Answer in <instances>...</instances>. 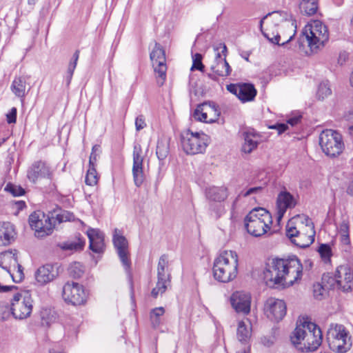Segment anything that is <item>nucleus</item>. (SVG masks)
Returning <instances> with one entry per match:
<instances>
[{
    "label": "nucleus",
    "mask_w": 353,
    "mask_h": 353,
    "mask_svg": "<svg viewBox=\"0 0 353 353\" xmlns=\"http://www.w3.org/2000/svg\"><path fill=\"white\" fill-rule=\"evenodd\" d=\"M286 236L296 246L305 248L314 241V226L312 220L307 216L294 217L285 229Z\"/></svg>",
    "instance_id": "nucleus-4"
},
{
    "label": "nucleus",
    "mask_w": 353,
    "mask_h": 353,
    "mask_svg": "<svg viewBox=\"0 0 353 353\" xmlns=\"http://www.w3.org/2000/svg\"><path fill=\"white\" fill-rule=\"evenodd\" d=\"M301 118H302L301 115L292 117L288 119L287 123L291 125L292 126H294V125H297L301 121Z\"/></svg>",
    "instance_id": "nucleus-57"
},
{
    "label": "nucleus",
    "mask_w": 353,
    "mask_h": 353,
    "mask_svg": "<svg viewBox=\"0 0 353 353\" xmlns=\"http://www.w3.org/2000/svg\"><path fill=\"white\" fill-rule=\"evenodd\" d=\"M240 195H239L238 196H236L235 198V199L234 200V201L232 202V207H231V214H233L234 213V211L235 210V208H236V205L239 201V198Z\"/></svg>",
    "instance_id": "nucleus-62"
},
{
    "label": "nucleus",
    "mask_w": 353,
    "mask_h": 353,
    "mask_svg": "<svg viewBox=\"0 0 353 353\" xmlns=\"http://www.w3.org/2000/svg\"><path fill=\"white\" fill-rule=\"evenodd\" d=\"M26 81L23 77H16L12 83L11 90L18 97L23 98L26 95Z\"/></svg>",
    "instance_id": "nucleus-32"
},
{
    "label": "nucleus",
    "mask_w": 353,
    "mask_h": 353,
    "mask_svg": "<svg viewBox=\"0 0 353 353\" xmlns=\"http://www.w3.org/2000/svg\"><path fill=\"white\" fill-rule=\"evenodd\" d=\"M58 276L57 265L46 264L35 272V279L40 285L46 284L53 281Z\"/></svg>",
    "instance_id": "nucleus-23"
},
{
    "label": "nucleus",
    "mask_w": 353,
    "mask_h": 353,
    "mask_svg": "<svg viewBox=\"0 0 353 353\" xmlns=\"http://www.w3.org/2000/svg\"><path fill=\"white\" fill-rule=\"evenodd\" d=\"M55 316L53 311L50 309H43L41 312V320L43 325L48 326L50 323L55 321Z\"/></svg>",
    "instance_id": "nucleus-44"
},
{
    "label": "nucleus",
    "mask_w": 353,
    "mask_h": 353,
    "mask_svg": "<svg viewBox=\"0 0 353 353\" xmlns=\"http://www.w3.org/2000/svg\"><path fill=\"white\" fill-rule=\"evenodd\" d=\"M240 88H241V83H237V84L230 83V84L228 85L226 87L227 90L230 92L234 94L237 97H239V90Z\"/></svg>",
    "instance_id": "nucleus-54"
},
{
    "label": "nucleus",
    "mask_w": 353,
    "mask_h": 353,
    "mask_svg": "<svg viewBox=\"0 0 353 353\" xmlns=\"http://www.w3.org/2000/svg\"><path fill=\"white\" fill-rule=\"evenodd\" d=\"M12 314L11 307L0 302V321L7 320Z\"/></svg>",
    "instance_id": "nucleus-49"
},
{
    "label": "nucleus",
    "mask_w": 353,
    "mask_h": 353,
    "mask_svg": "<svg viewBox=\"0 0 353 353\" xmlns=\"http://www.w3.org/2000/svg\"><path fill=\"white\" fill-rule=\"evenodd\" d=\"M331 94L332 90L330 88L329 82L326 81L320 83L316 92L317 98L319 100H323L325 98L327 97Z\"/></svg>",
    "instance_id": "nucleus-39"
},
{
    "label": "nucleus",
    "mask_w": 353,
    "mask_h": 353,
    "mask_svg": "<svg viewBox=\"0 0 353 353\" xmlns=\"http://www.w3.org/2000/svg\"><path fill=\"white\" fill-rule=\"evenodd\" d=\"M84 245L85 241L78 239L77 241H67L60 243L58 246L63 250L73 252L83 250Z\"/></svg>",
    "instance_id": "nucleus-33"
},
{
    "label": "nucleus",
    "mask_w": 353,
    "mask_h": 353,
    "mask_svg": "<svg viewBox=\"0 0 353 353\" xmlns=\"http://www.w3.org/2000/svg\"><path fill=\"white\" fill-rule=\"evenodd\" d=\"M312 52H317L325 46L329 39L327 26L319 20L313 21L306 25L303 31Z\"/></svg>",
    "instance_id": "nucleus-8"
},
{
    "label": "nucleus",
    "mask_w": 353,
    "mask_h": 353,
    "mask_svg": "<svg viewBox=\"0 0 353 353\" xmlns=\"http://www.w3.org/2000/svg\"><path fill=\"white\" fill-rule=\"evenodd\" d=\"M68 272L70 275L74 279H79L83 274L82 265L79 262H74L72 264H70L68 268Z\"/></svg>",
    "instance_id": "nucleus-45"
},
{
    "label": "nucleus",
    "mask_w": 353,
    "mask_h": 353,
    "mask_svg": "<svg viewBox=\"0 0 353 353\" xmlns=\"http://www.w3.org/2000/svg\"><path fill=\"white\" fill-rule=\"evenodd\" d=\"M319 145L323 153L331 158L340 155L345 148L342 135L331 129L323 130L320 134Z\"/></svg>",
    "instance_id": "nucleus-9"
},
{
    "label": "nucleus",
    "mask_w": 353,
    "mask_h": 353,
    "mask_svg": "<svg viewBox=\"0 0 353 353\" xmlns=\"http://www.w3.org/2000/svg\"><path fill=\"white\" fill-rule=\"evenodd\" d=\"M341 241L345 245H348L350 243L349 234L341 235Z\"/></svg>",
    "instance_id": "nucleus-60"
},
{
    "label": "nucleus",
    "mask_w": 353,
    "mask_h": 353,
    "mask_svg": "<svg viewBox=\"0 0 353 353\" xmlns=\"http://www.w3.org/2000/svg\"><path fill=\"white\" fill-rule=\"evenodd\" d=\"M89 239V248L95 253H101L104 250L103 234L97 229L90 228L87 231Z\"/></svg>",
    "instance_id": "nucleus-24"
},
{
    "label": "nucleus",
    "mask_w": 353,
    "mask_h": 353,
    "mask_svg": "<svg viewBox=\"0 0 353 353\" xmlns=\"http://www.w3.org/2000/svg\"><path fill=\"white\" fill-rule=\"evenodd\" d=\"M300 9L306 15L312 16L318 10V0H302L300 3Z\"/></svg>",
    "instance_id": "nucleus-35"
},
{
    "label": "nucleus",
    "mask_w": 353,
    "mask_h": 353,
    "mask_svg": "<svg viewBox=\"0 0 353 353\" xmlns=\"http://www.w3.org/2000/svg\"><path fill=\"white\" fill-rule=\"evenodd\" d=\"M263 275L267 285L271 288L289 287L301 279L303 266L296 256L270 259L265 264Z\"/></svg>",
    "instance_id": "nucleus-1"
},
{
    "label": "nucleus",
    "mask_w": 353,
    "mask_h": 353,
    "mask_svg": "<svg viewBox=\"0 0 353 353\" xmlns=\"http://www.w3.org/2000/svg\"><path fill=\"white\" fill-rule=\"evenodd\" d=\"M203 110L208 112V123H212L218 121L221 112L214 103L205 102Z\"/></svg>",
    "instance_id": "nucleus-36"
},
{
    "label": "nucleus",
    "mask_w": 353,
    "mask_h": 353,
    "mask_svg": "<svg viewBox=\"0 0 353 353\" xmlns=\"http://www.w3.org/2000/svg\"><path fill=\"white\" fill-rule=\"evenodd\" d=\"M12 316L17 319L29 317L32 311V299L28 292L16 294L11 303Z\"/></svg>",
    "instance_id": "nucleus-11"
},
{
    "label": "nucleus",
    "mask_w": 353,
    "mask_h": 353,
    "mask_svg": "<svg viewBox=\"0 0 353 353\" xmlns=\"http://www.w3.org/2000/svg\"><path fill=\"white\" fill-rule=\"evenodd\" d=\"M279 31L281 34V43L283 41L287 40L290 35L296 32L295 30L293 28V23L288 22L281 23L279 27Z\"/></svg>",
    "instance_id": "nucleus-38"
},
{
    "label": "nucleus",
    "mask_w": 353,
    "mask_h": 353,
    "mask_svg": "<svg viewBox=\"0 0 353 353\" xmlns=\"http://www.w3.org/2000/svg\"><path fill=\"white\" fill-rule=\"evenodd\" d=\"M232 307L238 313L247 314L250 311L251 296L244 292H235L230 297Z\"/></svg>",
    "instance_id": "nucleus-21"
},
{
    "label": "nucleus",
    "mask_w": 353,
    "mask_h": 353,
    "mask_svg": "<svg viewBox=\"0 0 353 353\" xmlns=\"http://www.w3.org/2000/svg\"><path fill=\"white\" fill-rule=\"evenodd\" d=\"M339 232L341 235L349 234L348 223L343 221L339 226Z\"/></svg>",
    "instance_id": "nucleus-55"
},
{
    "label": "nucleus",
    "mask_w": 353,
    "mask_h": 353,
    "mask_svg": "<svg viewBox=\"0 0 353 353\" xmlns=\"http://www.w3.org/2000/svg\"><path fill=\"white\" fill-rule=\"evenodd\" d=\"M344 338H351L350 336H349V332L346 330L343 325L336 324L334 328L329 331L327 340L329 343V341L330 340H341Z\"/></svg>",
    "instance_id": "nucleus-31"
},
{
    "label": "nucleus",
    "mask_w": 353,
    "mask_h": 353,
    "mask_svg": "<svg viewBox=\"0 0 353 353\" xmlns=\"http://www.w3.org/2000/svg\"><path fill=\"white\" fill-rule=\"evenodd\" d=\"M16 204L19 210H22L26 207V203L23 201H17Z\"/></svg>",
    "instance_id": "nucleus-64"
},
{
    "label": "nucleus",
    "mask_w": 353,
    "mask_h": 353,
    "mask_svg": "<svg viewBox=\"0 0 353 353\" xmlns=\"http://www.w3.org/2000/svg\"><path fill=\"white\" fill-rule=\"evenodd\" d=\"M118 229H115L113 234V243L117 249L119 259L126 270L131 286H132V278L130 273L131 261L128 252V241L125 236L118 234Z\"/></svg>",
    "instance_id": "nucleus-15"
},
{
    "label": "nucleus",
    "mask_w": 353,
    "mask_h": 353,
    "mask_svg": "<svg viewBox=\"0 0 353 353\" xmlns=\"http://www.w3.org/2000/svg\"><path fill=\"white\" fill-rule=\"evenodd\" d=\"M243 136L244 143L242 146V151L249 154L257 148L260 136L254 129H248L243 132Z\"/></svg>",
    "instance_id": "nucleus-25"
},
{
    "label": "nucleus",
    "mask_w": 353,
    "mask_h": 353,
    "mask_svg": "<svg viewBox=\"0 0 353 353\" xmlns=\"http://www.w3.org/2000/svg\"><path fill=\"white\" fill-rule=\"evenodd\" d=\"M17 114V110L16 108L13 107L11 108L10 112L6 114V120L9 124L16 123Z\"/></svg>",
    "instance_id": "nucleus-50"
},
{
    "label": "nucleus",
    "mask_w": 353,
    "mask_h": 353,
    "mask_svg": "<svg viewBox=\"0 0 353 353\" xmlns=\"http://www.w3.org/2000/svg\"><path fill=\"white\" fill-rule=\"evenodd\" d=\"M133 166L132 174L134 183L137 187H140L144 181L143 171V157L142 156V148L138 143H135L133 147Z\"/></svg>",
    "instance_id": "nucleus-19"
},
{
    "label": "nucleus",
    "mask_w": 353,
    "mask_h": 353,
    "mask_svg": "<svg viewBox=\"0 0 353 353\" xmlns=\"http://www.w3.org/2000/svg\"><path fill=\"white\" fill-rule=\"evenodd\" d=\"M169 153V145L164 141L157 142L156 154L160 161L164 160Z\"/></svg>",
    "instance_id": "nucleus-40"
},
{
    "label": "nucleus",
    "mask_w": 353,
    "mask_h": 353,
    "mask_svg": "<svg viewBox=\"0 0 353 353\" xmlns=\"http://www.w3.org/2000/svg\"><path fill=\"white\" fill-rule=\"evenodd\" d=\"M150 57L157 74V83L161 86L166 79L167 65L165 51L160 44L155 43Z\"/></svg>",
    "instance_id": "nucleus-13"
},
{
    "label": "nucleus",
    "mask_w": 353,
    "mask_h": 353,
    "mask_svg": "<svg viewBox=\"0 0 353 353\" xmlns=\"http://www.w3.org/2000/svg\"><path fill=\"white\" fill-rule=\"evenodd\" d=\"M98 174L96 168L89 167L85 176V183L88 185L93 186L98 182Z\"/></svg>",
    "instance_id": "nucleus-43"
},
{
    "label": "nucleus",
    "mask_w": 353,
    "mask_h": 353,
    "mask_svg": "<svg viewBox=\"0 0 353 353\" xmlns=\"http://www.w3.org/2000/svg\"><path fill=\"white\" fill-rule=\"evenodd\" d=\"M286 304L280 299L270 297L264 305V312L267 317L273 321H279L286 314Z\"/></svg>",
    "instance_id": "nucleus-16"
},
{
    "label": "nucleus",
    "mask_w": 353,
    "mask_h": 353,
    "mask_svg": "<svg viewBox=\"0 0 353 353\" xmlns=\"http://www.w3.org/2000/svg\"><path fill=\"white\" fill-rule=\"evenodd\" d=\"M296 205L295 199L290 192H281L276 199V220L279 223L288 209L293 208Z\"/></svg>",
    "instance_id": "nucleus-22"
},
{
    "label": "nucleus",
    "mask_w": 353,
    "mask_h": 353,
    "mask_svg": "<svg viewBox=\"0 0 353 353\" xmlns=\"http://www.w3.org/2000/svg\"><path fill=\"white\" fill-rule=\"evenodd\" d=\"M322 284V288L338 289L343 292H348L353 287V274L347 266L340 265L334 273L323 274Z\"/></svg>",
    "instance_id": "nucleus-7"
},
{
    "label": "nucleus",
    "mask_w": 353,
    "mask_h": 353,
    "mask_svg": "<svg viewBox=\"0 0 353 353\" xmlns=\"http://www.w3.org/2000/svg\"><path fill=\"white\" fill-rule=\"evenodd\" d=\"M248 232L256 237L261 236L270 230L272 217L269 211L263 208L252 209L244 219Z\"/></svg>",
    "instance_id": "nucleus-6"
},
{
    "label": "nucleus",
    "mask_w": 353,
    "mask_h": 353,
    "mask_svg": "<svg viewBox=\"0 0 353 353\" xmlns=\"http://www.w3.org/2000/svg\"><path fill=\"white\" fill-rule=\"evenodd\" d=\"M208 136L203 132H192L185 130L181 133V144L188 154H196L205 152L208 145Z\"/></svg>",
    "instance_id": "nucleus-10"
},
{
    "label": "nucleus",
    "mask_w": 353,
    "mask_h": 353,
    "mask_svg": "<svg viewBox=\"0 0 353 353\" xmlns=\"http://www.w3.org/2000/svg\"><path fill=\"white\" fill-rule=\"evenodd\" d=\"M146 126L145 117L143 115L138 116L135 119V127L137 131H140Z\"/></svg>",
    "instance_id": "nucleus-51"
},
{
    "label": "nucleus",
    "mask_w": 353,
    "mask_h": 353,
    "mask_svg": "<svg viewBox=\"0 0 353 353\" xmlns=\"http://www.w3.org/2000/svg\"><path fill=\"white\" fill-rule=\"evenodd\" d=\"M239 257L236 252L224 250L215 259L213 275L216 280L228 283L234 280L238 274Z\"/></svg>",
    "instance_id": "nucleus-5"
},
{
    "label": "nucleus",
    "mask_w": 353,
    "mask_h": 353,
    "mask_svg": "<svg viewBox=\"0 0 353 353\" xmlns=\"http://www.w3.org/2000/svg\"><path fill=\"white\" fill-rule=\"evenodd\" d=\"M74 219L73 213L57 207L49 212L47 216L40 211L32 212L29 216L28 222L30 228L35 231V236L43 238L52 233L57 223L70 221Z\"/></svg>",
    "instance_id": "nucleus-2"
},
{
    "label": "nucleus",
    "mask_w": 353,
    "mask_h": 353,
    "mask_svg": "<svg viewBox=\"0 0 353 353\" xmlns=\"http://www.w3.org/2000/svg\"><path fill=\"white\" fill-rule=\"evenodd\" d=\"M14 228L11 223L0 222V246L10 244L14 240Z\"/></svg>",
    "instance_id": "nucleus-26"
},
{
    "label": "nucleus",
    "mask_w": 353,
    "mask_h": 353,
    "mask_svg": "<svg viewBox=\"0 0 353 353\" xmlns=\"http://www.w3.org/2000/svg\"><path fill=\"white\" fill-rule=\"evenodd\" d=\"M212 213L214 214L216 219L220 218L225 213V209L223 204L215 203L210 207Z\"/></svg>",
    "instance_id": "nucleus-48"
},
{
    "label": "nucleus",
    "mask_w": 353,
    "mask_h": 353,
    "mask_svg": "<svg viewBox=\"0 0 353 353\" xmlns=\"http://www.w3.org/2000/svg\"><path fill=\"white\" fill-rule=\"evenodd\" d=\"M256 90L252 83H241V88L239 90V99L242 102L253 101L256 95Z\"/></svg>",
    "instance_id": "nucleus-27"
},
{
    "label": "nucleus",
    "mask_w": 353,
    "mask_h": 353,
    "mask_svg": "<svg viewBox=\"0 0 353 353\" xmlns=\"http://www.w3.org/2000/svg\"><path fill=\"white\" fill-rule=\"evenodd\" d=\"M252 326L250 322L240 321L237 327V338L239 341L246 343L251 337Z\"/></svg>",
    "instance_id": "nucleus-30"
},
{
    "label": "nucleus",
    "mask_w": 353,
    "mask_h": 353,
    "mask_svg": "<svg viewBox=\"0 0 353 353\" xmlns=\"http://www.w3.org/2000/svg\"><path fill=\"white\" fill-rule=\"evenodd\" d=\"M205 102L198 105L194 112L193 116L196 120L208 123L209 118L208 116V112L203 110Z\"/></svg>",
    "instance_id": "nucleus-42"
},
{
    "label": "nucleus",
    "mask_w": 353,
    "mask_h": 353,
    "mask_svg": "<svg viewBox=\"0 0 353 353\" xmlns=\"http://www.w3.org/2000/svg\"><path fill=\"white\" fill-rule=\"evenodd\" d=\"M323 261L325 263L330 262L332 255L331 247L328 244H321L317 250Z\"/></svg>",
    "instance_id": "nucleus-41"
},
{
    "label": "nucleus",
    "mask_w": 353,
    "mask_h": 353,
    "mask_svg": "<svg viewBox=\"0 0 353 353\" xmlns=\"http://www.w3.org/2000/svg\"><path fill=\"white\" fill-rule=\"evenodd\" d=\"M168 258L165 254L161 256L157 266V283L151 292L154 298L164 293L170 283V272H168Z\"/></svg>",
    "instance_id": "nucleus-12"
},
{
    "label": "nucleus",
    "mask_w": 353,
    "mask_h": 353,
    "mask_svg": "<svg viewBox=\"0 0 353 353\" xmlns=\"http://www.w3.org/2000/svg\"><path fill=\"white\" fill-rule=\"evenodd\" d=\"M347 193L353 196V180L350 183L347 188Z\"/></svg>",
    "instance_id": "nucleus-61"
},
{
    "label": "nucleus",
    "mask_w": 353,
    "mask_h": 353,
    "mask_svg": "<svg viewBox=\"0 0 353 353\" xmlns=\"http://www.w3.org/2000/svg\"><path fill=\"white\" fill-rule=\"evenodd\" d=\"M165 313L163 307H158L152 309L150 314V319L152 326L154 328L158 327L161 323V316Z\"/></svg>",
    "instance_id": "nucleus-37"
},
{
    "label": "nucleus",
    "mask_w": 353,
    "mask_h": 353,
    "mask_svg": "<svg viewBox=\"0 0 353 353\" xmlns=\"http://www.w3.org/2000/svg\"><path fill=\"white\" fill-rule=\"evenodd\" d=\"M11 276H12V280L14 282H15V283L21 282L24 277L22 266L21 265L18 264V270L17 272V274L15 276H13V275H11Z\"/></svg>",
    "instance_id": "nucleus-53"
},
{
    "label": "nucleus",
    "mask_w": 353,
    "mask_h": 353,
    "mask_svg": "<svg viewBox=\"0 0 353 353\" xmlns=\"http://www.w3.org/2000/svg\"><path fill=\"white\" fill-rule=\"evenodd\" d=\"M62 296L65 302L73 305H82L87 300L83 285L76 282L66 283L63 287Z\"/></svg>",
    "instance_id": "nucleus-14"
},
{
    "label": "nucleus",
    "mask_w": 353,
    "mask_h": 353,
    "mask_svg": "<svg viewBox=\"0 0 353 353\" xmlns=\"http://www.w3.org/2000/svg\"><path fill=\"white\" fill-rule=\"evenodd\" d=\"M330 348L336 353H345L352 346L351 338L343 339L341 340L334 339L329 341Z\"/></svg>",
    "instance_id": "nucleus-29"
},
{
    "label": "nucleus",
    "mask_w": 353,
    "mask_h": 353,
    "mask_svg": "<svg viewBox=\"0 0 353 353\" xmlns=\"http://www.w3.org/2000/svg\"><path fill=\"white\" fill-rule=\"evenodd\" d=\"M52 172L50 167L43 161L34 162L27 171V176L32 183H35L39 178L50 179Z\"/></svg>",
    "instance_id": "nucleus-20"
},
{
    "label": "nucleus",
    "mask_w": 353,
    "mask_h": 353,
    "mask_svg": "<svg viewBox=\"0 0 353 353\" xmlns=\"http://www.w3.org/2000/svg\"><path fill=\"white\" fill-rule=\"evenodd\" d=\"M261 190V187L250 188L246 192L242 193V195L244 197H246V196H250V195H251L252 194H255L256 192H259Z\"/></svg>",
    "instance_id": "nucleus-58"
},
{
    "label": "nucleus",
    "mask_w": 353,
    "mask_h": 353,
    "mask_svg": "<svg viewBox=\"0 0 353 353\" xmlns=\"http://www.w3.org/2000/svg\"><path fill=\"white\" fill-rule=\"evenodd\" d=\"M99 154L91 152L89 158V167H96V163L98 159Z\"/></svg>",
    "instance_id": "nucleus-56"
},
{
    "label": "nucleus",
    "mask_w": 353,
    "mask_h": 353,
    "mask_svg": "<svg viewBox=\"0 0 353 353\" xmlns=\"http://www.w3.org/2000/svg\"><path fill=\"white\" fill-rule=\"evenodd\" d=\"M202 55L199 53H196L192 56V65L191 68V70H203L204 65L202 63Z\"/></svg>",
    "instance_id": "nucleus-47"
},
{
    "label": "nucleus",
    "mask_w": 353,
    "mask_h": 353,
    "mask_svg": "<svg viewBox=\"0 0 353 353\" xmlns=\"http://www.w3.org/2000/svg\"><path fill=\"white\" fill-rule=\"evenodd\" d=\"M270 14H271L269 13L261 19L259 23L260 30L261 31L263 35L272 43L277 44L279 46H284L285 43H288L293 39L294 37V33L290 35L287 40L283 41L281 43L280 41H281V34L279 31V28H275L276 26L274 23H268L265 29L263 28L264 20L267 19Z\"/></svg>",
    "instance_id": "nucleus-18"
},
{
    "label": "nucleus",
    "mask_w": 353,
    "mask_h": 353,
    "mask_svg": "<svg viewBox=\"0 0 353 353\" xmlns=\"http://www.w3.org/2000/svg\"><path fill=\"white\" fill-rule=\"evenodd\" d=\"M207 197L214 201H223L228 196V189L225 187H211L206 190Z\"/></svg>",
    "instance_id": "nucleus-28"
},
{
    "label": "nucleus",
    "mask_w": 353,
    "mask_h": 353,
    "mask_svg": "<svg viewBox=\"0 0 353 353\" xmlns=\"http://www.w3.org/2000/svg\"><path fill=\"white\" fill-rule=\"evenodd\" d=\"M216 52L215 61L211 66V70L218 77H225L230 74L231 68L225 59L227 47L225 44L220 43L219 47L214 49Z\"/></svg>",
    "instance_id": "nucleus-17"
},
{
    "label": "nucleus",
    "mask_w": 353,
    "mask_h": 353,
    "mask_svg": "<svg viewBox=\"0 0 353 353\" xmlns=\"http://www.w3.org/2000/svg\"><path fill=\"white\" fill-rule=\"evenodd\" d=\"M208 77L214 81H218L219 77L214 72H212V73H208Z\"/></svg>",
    "instance_id": "nucleus-63"
},
{
    "label": "nucleus",
    "mask_w": 353,
    "mask_h": 353,
    "mask_svg": "<svg viewBox=\"0 0 353 353\" xmlns=\"http://www.w3.org/2000/svg\"><path fill=\"white\" fill-rule=\"evenodd\" d=\"M292 343L301 352L316 350L322 342L321 329L314 323L297 322V325L290 336Z\"/></svg>",
    "instance_id": "nucleus-3"
},
{
    "label": "nucleus",
    "mask_w": 353,
    "mask_h": 353,
    "mask_svg": "<svg viewBox=\"0 0 353 353\" xmlns=\"http://www.w3.org/2000/svg\"><path fill=\"white\" fill-rule=\"evenodd\" d=\"M269 128L276 130L278 131V134H281L287 130L288 126L286 123H277L274 125L269 126Z\"/></svg>",
    "instance_id": "nucleus-52"
},
{
    "label": "nucleus",
    "mask_w": 353,
    "mask_h": 353,
    "mask_svg": "<svg viewBox=\"0 0 353 353\" xmlns=\"http://www.w3.org/2000/svg\"><path fill=\"white\" fill-rule=\"evenodd\" d=\"M5 190L10 192L14 196H19L25 194V190L23 188L10 183L6 185Z\"/></svg>",
    "instance_id": "nucleus-46"
},
{
    "label": "nucleus",
    "mask_w": 353,
    "mask_h": 353,
    "mask_svg": "<svg viewBox=\"0 0 353 353\" xmlns=\"http://www.w3.org/2000/svg\"><path fill=\"white\" fill-rule=\"evenodd\" d=\"M79 57V51L76 50L74 52V53L73 54L71 60L69 62V64L68 65V69L66 71V74L64 77L65 84L67 86H69V85L71 82L74 70L77 67Z\"/></svg>",
    "instance_id": "nucleus-34"
},
{
    "label": "nucleus",
    "mask_w": 353,
    "mask_h": 353,
    "mask_svg": "<svg viewBox=\"0 0 353 353\" xmlns=\"http://www.w3.org/2000/svg\"><path fill=\"white\" fill-rule=\"evenodd\" d=\"M12 289H17L14 285H0V292H6Z\"/></svg>",
    "instance_id": "nucleus-59"
}]
</instances>
